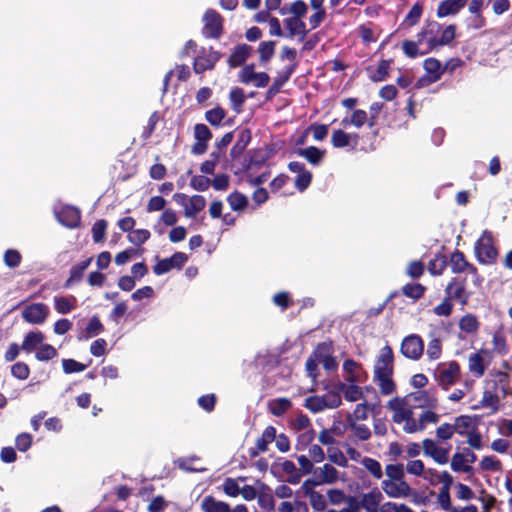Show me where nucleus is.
I'll use <instances>...</instances> for the list:
<instances>
[{"label":"nucleus","instance_id":"obj_1","mask_svg":"<svg viewBox=\"0 0 512 512\" xmlns=\"http://www.w3.org/2000/svg\"><path fill=\"white\" fill-rule=\"evenodd\" d=\"M394 373V354L389 345L381 348L374 366V382L379 386L382 395H390L396 389L392 379Z\"/></svg>","mask_w":512,"mask_h":512},{"label":"nucleus","instance_id":"obj_2","mask_svg":"<svg viewBox=\"0 0 512 512\" xmlns=\"http://www.w3.org/2000/svg\"><path fill=\"white\" fill-rule=\"evenodd\" d=\"M456 28L455 24H450L442 30L440 37H438V34L442 29L441 24L435 20L427 19L423 29L428 35V51L451 44L456 36Z\"/></svg>","mask_w":512,"mask_h":512},{"label":"nucleus","instance_id":"obj_3","mask_svg":"<svg viewBox=\"0 0 512 512\" xmlns=\"http://www.w3.org/2000/svg\"><path fill=\"white\" fill-rule=\"evenodd\" d=\"M461 378V368L457 361L442 362L434 371V379L443 390H449Z\"/></svg>","mask_w":512,"mask_h":512},{"label":"nucleus","instance_id":"obj_4","mask_svg":"<svg viewBox=\"0 0 512 512\" xmlns=\"http://www.w3.org/2000/svg\"><path fill=\"white\" fill-rule=\"evenodd\" d=\"M474 253L477 261L481 264L491 265L496 263L498 251L493 244L492 233L485 230L481 237L475 242Z\"/></svg>","mask_w":512,"mask_h":512},{"label":"nucleus","instance_id":"obj_5","mask_svg":"<svg viewBox=\"0 0 512 512\" xmlns=\"http://www.w3.org/2000/svg\"><path fill=\"white\" fill-rule=\"evenodd\" d=\"M202 34L208 39H219L224 32V18L214 9H208L203 15Z\"/></svg>","mask_w":512,"mask_h":512},{"label":"nucleus","instance_id":"obj_6","mask_svg":"<svg viewBox=\"0 0 512 512\" xmlns=\"http://www.w3.org/2000/svg\"><path fill=\"white\" fill-rule=\"evenodd\" d=\"M444 292L448 299L460 303L462 307L468 304L471 296V292L467 291L466 277L451 278Z\"/></svg>","mask_w":512,"mask_h":512},{"label":"nucleus","instance_id":"obj_7","mask_svg":"<svg viewBox=\"0 0 512 512\" xmlns=\"http://www.w3.org/2000/svg\"><path fill=\"white\" fill-rule=\"evenodd\" d=\"M223 54L209 47H202L193 61V71L196 74H202L215 68L216 63L222 58Z\"/></svg>","mask_w":512,"mask_h":512},{"label":"nucleus","instance_id":"obj_8","mask_svg":"<svg viewBox=\"0 0 512 512\" xmlns=\"http://www.w3.org/2000/svg\"><path fill=\"white\" fill-rule=\"evenodd\" d=\"M406 400L412 409H436L438 407V398L435 388L411 392L406 396Z\"/></svg>","mask_w":512,"mask_h":512},{"label":"nucleus","instance_id":"obj_9","mask_svg":"<svg viewBox=\"0 0 512 512\" xmlns=\"http://www.w3.org/2000/svg\"><path fill=\"white\" fill-rule=\"evenodd\" d=\"M401 354L411 360H419L424 352V341L418 334H410L403 338L400 346Z\"/></svg>","mask_w":512,"mask_h":512},{"label":"nucleus","instance_id":"obj_10","mask_svg":"<svg viewBox=\"0 0 512 512\" xmlns=\"http://www.w3.org/2000/svg\"><path fill=\"white\" fill-rule=\"evenodd\" d=\"M423 68L426 71V76L421 77L415 84V88H421L425 84H432L440 80L444 73L445 68L442 67L441 62L436 58H427L423 62Z\"/></svg>","mask_w":512,"mask_h":512},{"label":"nucleus","instance_id":"obj_11","mask_svg":"<svg viewBox=\"0 0 512 512\" xmlns=\"http://www.w3.org/2000/svg\"><path fill=\"white\" fill-rule=\"evenodd\" d=\"M188 261V256L183 252H175L171 257L159 259L153 266V272L156 275L168 273L171 269H182Z\"/></svg>","mask_w":512,"mask_h":512},{"label":"nucleus","instance_id":"obj_12","mask_svg":"<svg viewBox=\"0 0 512 512\" xmlns=\"http://www.w3.org/2000/svg\"><path fill=\"white\" fill-rule=\"evenodd\" d=\"M49 315V308L44 303L27 305L22 311V318L30 324H42Z\"/></svg>","mask_w":512,"mask_h":512},{"label":"nucleus","instance_id":"obj_13","mask_svg":"<svg viewBox=\"0 0 512 512\" xmlns=\"http://www.w3.org/2000/svg\"><path fill=\"white\" fill-rule=\"evenodd\" d=\"M360 141L358 133H348L342 129H335L331 135V144L334 148H346L350 147L351 150H355Z\"/></svg>","mask_w":512,"mask_h":512},{"label":"nucleus","instance_id":"obj_14","mask_svg":"<svg viewBox=\"0 0 512 512\" xmlns=\"http://www.w3.org/2000/svg\"><path fill=\"white\" fill-rule=\"evenodd\" d=\"M381 488L391 498H405L411 494V487L406 481L383 480Z\"/></svg>","mask_w":512,"mask_h":512},{"label":"nucleus","instance_id":"obj_15","mask_svg":"<svg viewBox=\"0 0 512 512\" xmlns=\"http://www.w3.org/2000/svg\"><path fill=\"white\" fill-rule=\"evenodd\" d=\"M59 222L67 228H77L81 224V211L74 206H64L57 214Z\"/></svg>","mask_w":512,"mask_h":512},{"label":"nucleus","instance_id":"obj_16","mask_svg":"<svg viewBox=\"0 0 512 512\" xmlns=\"http://www.w3.org/2000/svg\"><path fill=\"white\" fill-rule=\"evenodd\" d=\"M296 66L297 64L294 63L290 66H287L284 71L278 73L277 77L273 80L272 84L267 90V99H271L280 92L281 88L289 81L290 77L294 73Z\"/></svg>","mask_w":512,"mask_h":512},{"label":"nucleus","instance_id":"obj_17","mask_svg":"<svg viewBox=\"0 0 512 512\" xmlns=\"http://www.w3.org/2000/svg\"><path fill=\"white\" fill-rule=\"evenodd\" d=\"M468 0H443L439 3L436 15L438 18L457 15L466 5Z\"/></svg>","mask_w":512,"mask_h":512},{"label":"nucleus","instance_id":"obj_18","mask_svg":"<svg viewBox=\"0 0 512 512\" xmlns=\"http://www.w3.org/2000/svg\"><path fill=\"white\" fill-rule=\"evenodd\" d=\"M92 261L93 257H88L73 265L70 269L69 277L63 285L64 288H70L73 284L81 282L84 276V272L90 266Z\"/></svg>","mask_w":512,"mask_h":512},{"label":"nucleus","instance_id":"obj_19","mask_svg":"<svg viewBox=\"0 0 512 512\" xmlns=\"http://www.w3.org/2000/svg\"><path fill=\"white\" fill-rule=\"evenodd\" d=\"M252 52V47L247 44H239L235 46L227 63L231 68L243 65Z\"/></svg>","mask_w":512,"mask_h":512},{"label":"nucleus","instance_id":"obj_20","mask_svg":"<svg viewBox=\"0 0 512 512\" xmlns=\"http://www.w3.org/2000/svg\"><path fill=\"white\" fill-rule=\"evenodd\" d=\"M383 500L381 491L375 487L361 497L362 508L367 512H379L380 503Z\"/></svg>","mask_w":512,"mask_h":512},{"label":"nucleus","instance_id":"obj_21","mask_svg":"<svg viewBox=\"0 0 512 512\" xmlns=\"http://www.w3.org/2000/svg\"><path fill=\"white\" fill-rule=\"evenodd\" d=\"M283 22L285 28L288 30V38L299 35V41H303L309 33V30L306 29L305 22H303L301 19L285 18Z\"/></svg>","mask_w":512,"mask_h":512},{"label":"nucleus","instance_id":"obj_22","mask_svg":"<svg viewBox=\"0 0 512 512\" xmlns=\"http://www.w3.org/2000/svg\"><path fill=\"white\" fill-rule=\"evenodd\" d=\"M492 379L487 381V386L491 389L496 388L497 393H501L504 398L508 394L509 389V375L506 372L496 371L492 375Z\"/></svg>","mask_w":512,"mask_h":512},{"label":"nucleus","instance_id":"obj_23","mask_svg":"<svg viewBox=\"0 0 512 512\" xmlns=\"http://www.w3.org/2000/svg\"><path fill=\"white\" fill-rule=\"evenodd\" d=\"M252 138L251 130L249 128L242 129L239 132L238 139L230 150L232 159H237L245 151Z\"/></svg>","mask_w":512,"mask_h":512},{"label":"nucleus","instance_id":"obj_24","mask_svg":"<svg viewBox=\"0 0 512 512\" xmlns=\"http://www.w3.org/2000/svg\"><path fill=\"white\" fill-rule=\"evenodd\" d=\"M486 351L480 350L476 353H473L469 356L468 365L470 372L477 378H480L484 375L486 370V363L483 354Z\"/></svg>","mask_w":512,"mask_h":512},{"label":"nucleus","instance_id":"obj_25","mask_svg":"<svg viewBox=\"0 0 512 512\" xmlns=\"http://www.w3.org/2000/svg\"><path fill=\"white\" fill-rule=\"evenodd\" d=\"M444 477H445V483L440 488V491L438 494V503L444 511H449L450 509L453 508V506L451 504L450 489H451V486L453 485L454 479H453L452 475H444Z\"/></svg>","mask_w":512,"mask_h":512},{"label":"nucleus","instance_id":"obj_26","mask_svg":"<svg viewBox=\"0 0 512 512\" xmlns=\"http://www.w3.org/2000/svg\"><path fill=\"white\" fill-rule=\"evenodd\" d=\"M203 512H230V505L224 501L216 500L212 495L205 496L200 504Z\"/></svg>","mask_w":512,"mask_h":512},{"label":"nucleus","instance_id":"obj_27","mask_svg":"<svg viewBox=\"0 0 512 512\" xmlns=\"http://www.w3.org/2000/svg\"><path fill=\"white\" fill-rule=\"evenodd\" d=\"M296 153L299 156L304 157L310 164L316 166L323 161L326 151L321 150L316 146H309L306 148H299Z\"/></svg>","mask_w":512,"mask_h":512},{"label":"nucleus","instance_id":"obj_28","mask_svg":"<svg viewBox=\"0 0 512 512\" xmlns=\"http://www.w3.org/2000/svg\"><path fill=\"white\" fill-rule=\"evenodd\" d=\"M316 479L319 484H333L339 478V471L331 464H324L319 471H315Z\"/></svg>","mask_w":512,"mask_h":512},{"label":"nucleus","instance_id":"obj_29","mask_svg":"<svg viewBox=\"0 0 512 512\" xmlns=\"http://www.w3.org/2000/svg\"><path fill=\"white\" fill-rule=\"evenodd\" d=\"M104 331V326L97 315L90 318L88 325L78 336L79 340H88Z\"/></svg>","mask_w":512,"mask_h":512},{"label":"nucleus","instance_id":"obj_30","mask_svg":"<svg viewBox=\"0 0 512 512\" xmlns=\"http://www.w3.org/2000/svg\"><path fill=\"white\" fill-rule=\"evenodd\" d=\"M450 466L452 471L456 473H467L469 475L474 474V468L469 464V462H466V459L458 451L452 455Z\"/></svg>","mask_w":512,"mask_h":512},{"label":"nucleus","instance_id":"obj_31","mask_svg":"<svg viewBox=\"0 0 512 512\" xmlns=\"http://www.w3.org/2000/svg\"><path fill=\"white\" fill-rule=\"evenodd\" d=\"M77 299L75 296L54 297V308L59 314H67L76 308Z\"/></svg>","mask_w":512,"mask_h":512},{"label":"nucleus","instance_id":"obj_32","mask_svg":"<svg viewBox=\"0 0 512 512\" xmlns=\"http://www.w3.org/2000/svg\"><path fill=\"white\" fill-rule=\"evenodd\" d=\"M455 433L459 435H467L471 432V430H475V425H473L472 417L469 415H460L454 418V423H452Z\"/></svg>","mask_w":512,"mask_h":512},{"label":"nucleus","instance_id":"obj_33","mask_svg":"<svg viewBox=\"0 0 512 512\" xmlns=\"http://www.w3.org/2000/svg\"><path fill=\"white\" fill-rule=\"evenodd\" d=\"M291 407V400L285 397L276 398L269 402V411L276 417L284 415Z\"/></svg>","mask_w":512,"mask_h":512},{"label":"nucleus","instance_id":"obj_34","mask_svg":"<svg viewBox=\"0 0 512 512\" xmlns=\"http://www.w3.org/2000/svg\"><path fill=\"white\" fill-rule=\"evenodd\" d=\"M480 322L476 315L467 313L459 320V328L467 334L476 333L479 330Z\"/></svg>","mask_w":512,"mask_h":512},{"label":"nucleus","instance_id":"obj_35","mask_svg":"<svg viewBox=\"0 0 512 512\" xmlns=\"http://www.w3.org/2000/svg\"><path fill=\"white\" fill-rule=\"evenodd\" d=\"M500 401L499 393H497V389H491L487 386V388L483 392V396L481 399V405L485 408H491L493 412L498 410V403Z\"/></svg>","mask_w":512,"mask_h":512},{"label":"nucleus","instance_id":"obj_36","mask_svg":"<svg viewBox=\"0 0 512 512\" xmlns=\"http://www.w3.org/2000/svg\"><path fill=\"white\" fill-rule=\"evenodd\" d=\"M334 353V343L332 340H327L320 342L316 345V347L311 352L313 358H316L318 361H322L323 359L329 357Z\"/></svg>","mask_w":512,"mask_h":512},{"label":"nucleus","instance_id":"obj_37","mask_svg":"<svg viewBox=\"0 0 512 512\" xmlns=\"http://www.w3.org/2000/svg\"><path fill=\"white\" fill-rule=\"evenodd\" d=\"M206 206V200L202 195H193L190 198V203L185 208L184 215L187 218L195 217L197 213L202 211Z\"/></svg>","mask_w":512,"mask_h":512},{"label":"nucleus","instance_id":"obj_38","mask_svg":"<svg viewBox=\"0 0 512 512\" xmlns=\"http://www.w3.org/2000/svg\"><path fill=\"white\" fill-rule=\"evenodd\" d=\"M450 266L451 270L455 274H460L465 272V267L468 264V261L464 255L463 252L456 249L451 255H450Z\"/></svg>","mask_w":512,"mask_h":512},{"label":"nucleus","instance_id":"obj_39","mask_svg":"<svg viewBox=\"0 0 512 512\" xmlns=\"http://www.w3.org/2000/svg\"><path fill=\"white\" fill-rule=\"evenodd\" d=\"M426 289L421 283H407L402 287L401 291L404 296L417 301L424 296Z\"/></svg>","mask_w":512,"mask_h":512},{"label":"nucleus","instance_id":"obj_40","mask_svg":"<svg viewBox=\"0 0 512 512\" xmlns=\"http://www.w3.org/2000/svg\"><path fill=\"white\" fill-rule=\"evenodd\" d=\"M43 340L44 334L42 332H28L24 337L21 348L26 352H30L33 349H35L38 345H41Z\"/></svg>","mask_w":512,"mask_h":512},{"label":"nucleus","instance_id":"obj_41","mask_svg":"<svg viewBox=\"0 0 512 512\" xmlns=\"http://www.w3.org/2000/svg\"><path fill=\"white\" fill-rule=\"evenodd\" d=\"M393 63V59H382L376 71L370 75V79L373 82H382L385 81L389 77V71L391 68V64Z\"/></svg>","mask_w":512,"mask_h":512},{"label":"nucleus","instance_id":"obj_42","mask_svg":"<svg viewBox=\"0 0 512 512\" xmlns=\"http://www.w3.org/2000/svg\"><path fill=\"white\" fill-rule=\"evenodd\" d=\"M227 202L233 211H242L248 206V198L237 190L227 196Z\"/></svg>","mask_w":512,"mask_h":512},{"label":"nucleus","instance_id":"obj_43","mask_svg":"<svg viewBox=\"0 0 512 512\" xmlns=\"http://www.w3.org/2000/svg\"><path fill=\"white\" fill-rule=\"evenodd\" d=\"M339 390L343 393L344 398L349 402H355L364 398L362 389L357 385H346L341 383L339 385Z\"/></svg>","mask_w":512,"mask_h":512},{"label":"nucleus","instance_id":"obj_44","mask_svg":"<svg viewBox=\"0 0 512 512\" xmlns=\"http://www.w3.org/2000/svg\"><path fill=\"white\" fill-rule=\"evenodd\" d=\"M447 267V257L443 253H437L428 263V271L432 275H441Z\"/></svg>","mask_w":512,"mask_h":512},{"label":"nucleus","instance_id":"obj_45","mask_svg":"<svg viewBox=\"0 0 512 512\" xmlns=\"http://www.w3.org/2000/svg\"><path fill=\"white\" fill-rule=\"evenodd\" d=\"M226 114L227 113L224 108L217 106L205 112V119L210 125L218 127L225 119Z\"/></svg>","mask_w":512,"mask_h":512},{"label":"nucleus","instance_id":"obj_46","mask_svg":"<svg viewBox=\"0 0 512 512\" xmlns=\"http://www.w3.org/2000/svg\"><path fill=\"white\" fill-rule=\"evenodd\" d=\"M276 438V429L273 426H267L262 432L261 437L256 440V444L258 445V449L262 450V452H266L268 450V445L273 442Z\"/></svg>","mask_w":512,"mask_h":512},{"label":"nucleus","instance_id":"obj_47","mask_svg":"<svg viewBox=\"0 0 512 512\" xmlns=\"http://www.w3.org/2000/svg\"><path fill=\"white\" fill-rule=\"evenodd\" d=\"M281 469L288 475L287 482L290 484H298L301 481V473L297 470L294 462L285 460L281 463Z\"/></svg>","mask_w":512,"mask_h":512},{"label":"nucleus","instance_id":"obj_48","mask_svg":"<svg viewBox=\"0 0 512 512\" xmlns=\"http://www.w3.org/2000/svg\"><path fill=\"white\" fill-rule=\"evenodd\" d=\"M424 11V5L422 2L417 1L410 9L408 14L405 17L404 22L408 24L409 27H413L417 25L420 21V18Z\"/></svg>","mask_w":512,"mask_h":512},{"label":"nucleus","instance_id":"obj_49","mask_svg":"<svg viewBox=\"0 0 512 512\" xmlns=\"http://www.w3.org/2000/svg\"><path fill=\"white\" fill-rule=\"evenodd\" d=\"M229 99L231 101L232 109L237 113L241 112V108L245 103L244 90L240 87L232 88L229 93Z\"/></svg>","mask_w":512,"mask_h":512},{"label":"nucleus","instance_id":"obj_50","mask_svg":"<svg viewBox=\"0 0 512 512\" xmlns=\"http://www.w3.org/2000/svg\"><path fill=\"white\" fill-rule=\"evenodd\" d=\"M444 475H451L447 471L439 472L436 469L428 468L425 470L424 475L422 476L426 481L429 482L430 485L436 486L438 484L444 485L445 477Z\"/></svg>","mask_w":512,"mask_h":512},{"label":"nucleus","instance_id":"obj_51","mask_svg":"<svg viewBox=\"0 0 512 512\" xmlns=\"http://www.w3.org/2000/svg\"><path fill=\"white\" fill-rule=\"evenodd\" d=\"M361 464L367 469V471L375 478L381 479L383 476L382 466L379 461L370 457H364Z\"/></svg>","mask_w":512,"mask_h":512},{"label":"nucleus","instance_id":"obj_52","mask_svg":"<svg viewBox=\"0 0 512 512\" xmlns=\"http://www.w3.org/2000/svg\"><path fill=\"white\" fill-rule=\"evenodd\" d=\"M108 222L105 219L97 220L92 228V239L95 243H101L105 240Z\"/></svg>","mask_w":512,"mask_h":512},{"label":"nucleus","instance_id":"obj_53","mask_svg":"<svg viewBox=\"0 0 512 512\" xmlns=\"http://www.w3.org/2000/svg\"><path fill=\"white\" fill-rule=\"evenodd\" d=\"M266 161V155H264L260 151L254 152V154L250 156L249 160L245 164H243V171L247 172L252 169H260L265 164Z\"/></svg>","mask_w":512,"mask_h":512},{"label":"nucleus","instance_id":"obj_54","mask_svg":"<svg viewBox=\"0 0 512 512\" xmlns=\"http://www.w3.org/2000/svg\"><path fill=\"white\" fill-rule=\"evenodd\" d=\"M385 473L388 477L387 480L391 481H405V473L403 464H389L385 467Z\"/></svg>","mask_w":512,"mask_h":512},{"label":"nucleus","instance_id":"obj_55","mask_svg":"<svg viewBox=\"0 0 512 512\" xmlns=\"http://www.w3.org/2000/svg\"><path fill=\"white\" fill-rule=\"evenodd\" d=\"M275 45L274 41H264L260 43L258 52L261 62H268L273 57L275 53Z\"/></svg>","mask_w":512,"mask_h":512},{"label":"nucleus","instance_id":"obj_56","mask_svg":"<svg viewBox=\"0 0 512 512\" xmlns=\"http://www.w3.org/2000/svg\"><path fill=\"white\" fill-rule=\"evenodd\" d=\"M57 356V350L50 344H41L35 357L38 361H49Z\"/></svg>","mask_w":512,"mask_h":512},{"label":"nucleus","instance_id":"obj_57","mask_svg":"<svg viewBox=\"0 0 512 512\" xmlns=\"http://www.w3.org/2000/svg\"><path fill=\"white\" fill-rule=\"evenodd\" d=\"M304 406L312 413H317L327 408L322 396H309L305 399Z\"/></svg>","mask_w":512,"mask_h":512},{"label":"nucleus","instance_id":"obj_58","mask_svg":"<svg viewBox=\"0 0 512 512\" xmlns=\"http://www.w3.org/2000/svg\"><path fill=\"white\" fill-rule=\"evenodd\" d=\"M453 308H454L453 301L448 299V297L445 295V297L443 298L441 303L436 305L433 308V313L436 316L449 317L453 312Z\"/></svg>","mask_w":512,"mask_h":512},{"label":"nucleus","instance_id":"obj_59","mask_svg":"<svg viewBox=\"0 0 512 512\" xmlns=\"http://www.w3.org/2000/svg\"><path fill=\"white\" fill-rule=\"evenodd\" d=\"M350 429L353 431L354 436L361 441H366L371 437V431L365 424H358L355 421L348 423Z\"/></svg>","mask_w":512,"mask_h":512},{"label":"nucleus","instance_id":"obj_60","mask_svg":"<svg viewBox=\"0 0 512 512\" xmlns=\"http://www.w3.org/2000/svg\"><path fill=\"white\" fill-rule=\"evenodd\" d=\"M418 46V43L413 40H404L402 42V49L404 54L411 59H414L419 55H424L429 52L428 50L424 52L420 51Z\"/></svg>","mask_w":512,"mask_h":512},{"label":"nucleus","instance_id":"obj_61","mask_svg":"<svg viewBox=\"0 0 512 512\" xmlns=\"http://www.w3.org/2000/svg\"><path fill=\"white\" fill-rule=\"evenodd\" d=\"M151 234L147 229H136L128 235V240L136 246H140L149 240Z\"/></svg>","mask_w":512,"mask_h":512},{"label":"nucleus","instance_id":"obj_62","mask_svg":"<svg viewBox=\"0 0 512 512\" xmlns=\"http://www.w3.org/2000/svg\"><path fill=\"white\" fill-rule=\"evenodd\" d=\"M483 471L497 472L502 470V463L495 456H484L480 461Z\"/></svg>","mask_w":512,"mask_h":512},{"label":"nucleus","instance_id":"obj_63","mask_svg":"<svg viewBox=\"0 0 512 512\" xmlns=\"http://www.w3.org/2000/svg\"><path fill=\"white\" fill-rule=\"evenodd\" d=\"M368 410L369 406L367 403L357 404L353 413L347 415V423H350V421L366 420L368 418Z\"/></svg>","mask_w":512,"mask_h":512},{"label":"nucleus","instance_id":"obj_64","mask_svg":"<svg viewBox=\"0 0 512 512\" xmlns=\"http://www.w3.org/2000/svg\"><path fill=\"white\" fill-rule=\"evenodd\" d=\"M4 263L9 268H16L22 261V256L18 250L8 249L4 253Z\"/></svg>","mask_w":512,"mask_h":512}]
</instances>
